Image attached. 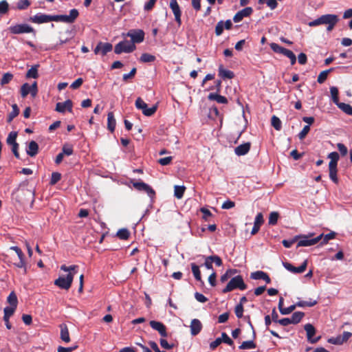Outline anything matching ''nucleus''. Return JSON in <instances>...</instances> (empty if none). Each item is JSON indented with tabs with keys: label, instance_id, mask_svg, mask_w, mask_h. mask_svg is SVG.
Wrapping results in <instances>:
<instances>
[{
	"label": "nucleus",
	"instance_id": "1",
	"mask_svg": "<svg viewBox=\"0 0 352 352\" xmlns=\"http://www.w3.org/2000/svg\"><path fill=\"white\" fill-rule=\"evenodd\" d=\"M78 268V265L66 266L63 265L60 266V270L64 272H69L66 276H59L54 281L55 285L58 286L60 289L68 290L72 284L74 275L76 274V270Z\"/></svg>",
	"mask_w": 352,
	"mask_h": 352
},
{
	"label": "nucleus",
	"instance_id": "2",
	"mask_svg": "<svg viewBox=\"0 0 352 352\" xmlns=\"http://www.w3.org/2000/svg\"><path fill=\"white\" fill-rule=\"evenodd\" d=\"M247 288V285L244 283L241 276L238 275L233 277L227 284L226 287L222 290L223 294L228 293L234 289H239L240 290H245Z\"/></svg>",
	"mask_w": 352,
	"mask_h": 352
},
{
	"label": "nucleus",
	"instance_id": "3",
	"mask_svg": "<svg viewBox=\"0 0 352 352\" xmlns=\"http://www.w3.org/2000/svg\"><path fill=\"white\" fill-rule=\"evenodd\" d=\"M136 49L135 45L131 43L130 41L124 40L119 42L114 47V52L116 54L122 53H131Z\"/></svg>",
	"mask_w": 352,
	"mask_h": 352
},
{
	"label": "nucleus",
	"instance_id": "4",
	"mask_svg": "<svg viewBox=\"0 0 352 352\" xmlns=\"http://www.w3.org/2000/svg\"><path fill=\"white\" fill-rule=\"evenodd\" d=\"M79 12L74 8L69 11V15H52V21H60L66 23H72L78 18Z\"/></svg>",
	"mask_w": 352,
	"mask_h": 352
},
{
	"label": "nucleus",
	"instance_id": "5",
	"mask_svg": "<svg viewBox=\"0 0 352 352\" xmlns=\"http://www.w3.org/2000/svg\"><path fill=\"white\" fill-rule=\"evenodd\" d=\"M313 234L310 236L308 235H298L299 236L297 243V248L298 247H307L316 244L319 241L322 240V234H320L319 236L310 239Z\"/></svg>",
	"mask_w": 352,
	"mask_h": 352
},
{
	"label": "nucleus",
	"instance_id": "6",
	"mask_svg": "<svg viewBox=\"0 0 352 352\" xmlns=\"http://www.w3.org/2000/svg\"><path fill=\"white\" fill-rule=\"evenodd\" d=\"M130 183L133 185L135 190L146 192L150 197H153L155 195V190L148 184L144 183L142 181L131 179Z\"/></svg>",
	"mask_w": 352,
	"mask_h": 352
},
{
	"label": "nucleus",
	"instance_id": "7",
	"mask_svg": "<svg viewBox=\"0 0 352 352\" xmlns=\"http://www.w3.org/2000/svg\"><path fill=\"white\" fill-rule=\"evenodd\" d=\"M8 30L10 33L14 34H20L25 33H33L34 34H35L36 33L34 29L26 23L16 24L14 25H11L9 27Z\"/></svg>",
	"mask_w": 352,
	"mask_h": 352
},
{
	"label": "nucleus",
	"instance_id": "8",
	"mask_svg": "<svg viewBox=\"0 0 352 352\" xmlns=\"http://www.w3.org/2000/svg\"><path fill=\"white\" fill-rule=\"evenodd\" d=\"M135 104V107L142 110V113L146 116H151L157 111V106L148 108L147 104L140 97L136 99Z\"/></svg>",
	"mask_w": 352,
	"mask_h": 352
},
{
	"label": "nucleus",
	"instance_id": "9",
	"mask_svg": "<svg viewBox=\"0 0 352 352\" xmlns=\"http://www.w3.org/2000/svg\"><path fill=\"white\" fill-rule=\"evenodd\" d=\"M304 316L305 313L302 311H296L292 314L290 318H285L280 319V321H278V324L285 327L290 324H296L300 322Z\"/></svg>",
	"mask_w": 352,
	"mask_h": 352
},
{
	"label": "nucleus",
	"instance_id": "10",
	"mask_svg": "<svg viewBox=\"0 0 352 352\" xmlns=\"http://www.w3.org/2000/svg\"><path fill=\"white\" fill-rule=\"evenodd\" d=\"M336 17H338L336 14H324L320 16L319 18L311 21L309 23V25L310 27H314L319 25H328L330 22H331L333 20H334Z\"/></svg>",
	"mask_w": 352,
	"mask_h": 352
},
{
	"label": "nucleus",
	"instance_id": "11",
	"mask_svg": "<svg viewBox=\"0 0 352 352\" xmlns=\"http://www.w3.org/2000/svg\"><path fill=\"white\" fill-rule=\"evenodd\" d=\"M308 261L305 260L304 262L299 267H294L288 262L283 263L284 267L293 274H301L304 272L307 267Z\"/></svg>",
	"mask_w": 352,
	"mask_h": 352
},
{
	"label": "nucleus",
	"instance_id": "12",
	"mask_svg": "<svg viewBox=\"0 0 352 352\" xmlns=\"http://www.w3.org/2000/svg\"><path fill=\"white\" fill-rule=\"evenodd\" d=\"M169 6L175 16V21L179 27L182 25V11L177 3V0H170Z\"/></svg>",
	"mask_w": 352,
	"mask_h": 352
},
{
	"label": "nucleus",
	"instance_id": "13",
	"mask_svg": "<svg viewBox=\"0 0 352 352\" xmlns=\"http://www.w3.org/2000/svg\"><path fill=\"white\" fill-rule=\"evenodd\" d=\"M131 38V43L133 44L142 43L144 39V32L142 30H132L127 33Z\"/></svg>",
	"mask_w": 352,
	"mask_h": 352
},
{
	"label": "nucleus",
	"instance_id": "14",
	"mask_svg": "<svg viewBox=\"0 0 352 352\" xmlns=\"http://www.w3.org/2000/svg\"><path fill=\"white\" fill-rule=\"evenodd\" d=\"M113 49V45L109 43H103L100 41L94 52L96 54H101L102 56H105L108 52H110Z\"/></svg>",
	"mask_w": 352,
	"mask_h": 352
},
{
	"label": "nucleus",
	"instance_id": "15",
	"mask_svg": "<svg viewBox=\"0 0 352 352\" xmlns=\"http://www.w3.org/2000/svg\"><path fill=\"white\" fill-rule=\"evenodd\" d=\"M304 329L307 333V340L310 343L314 344L319 341V340L321 338L320 336H318L316 338H313V336L316 333V329L311 324H306L304 326Z\"/></svg>",
	"mask_w": 352,
	"mask_h": 352
},
{
	"label": "nucleus",
	"instance_id": "16",
	"mask_svg": "<svg viewBox=\"0 0 352 352\" xmlns=\"http://www.w3.org/2000/svg\"><path fill=\"white\" fill-rule=\"evenodd\" d=\"M253 12V9L251 7H246L241 10L237 12L233 17V21L235 23L241 21L244 17L250 16Z\"/></svg>",
	"mask_w": 352,
	"mask_h": 352
},
{
	"label": "nucleus",
	"instance_id": "17",
	"mask_svg": "<svg viewBox=\"0 0 352 352\" xmlns=\"http://www.w3.org/2000/svg\"><path fill=\"white\" fill-rule=\"evenodd\" d=\"M29 20L32 23L38 24L48 23L52 21V15L38 13L33 16H31Z\"/></svg>",
	"mask_w": 352,
	"mask_h": 352
},
{
	"label": "nucleus",
	"instance_id": "18",
	"mask_svg": "<svg viewBox=\"0 0 352 352\" xmlns=\"http://www.w3.org/2000/svg\"><path fill=\"white\" fill-rule=\"evenodd\" d=\"M232 27V23L231 20L228 19L226 22L220 21L217 23L215 27V34L217 36H220L223 32V29L230 30Z\"/></svg>",
	"mask_w": 352,
	"mask_h": 352
},
{
	"label": "nucleus",
	"instance_id": "19",
	"mask_svg": "<svg viewBox=\"0 0 352 352\" xmlns=\"http://www.w3.org/2000/svg\"><path fill=\"white\" fill-rule=\"evenodd\" d=\"M149 324L151 327V328L157 331L161 336H167L166 327L162 322L155 320H151L150 321Z\"/></svg>",
	"mask_w": 352,
	"mask_h": 352
},
{
	"label": "nucleus",
	"instance_id": "20",
	"mask_svg": "<svg viewBox=\"0 0 352 352\" xmlns=\"http://www.w3.org/2000/svg\"><path fill=\"white\" fill-rule=\"evenodd\" d=\"M73 102L71 100H67L64 102H58L55 110L59 113H65L66 110L69 112L72 111Z\"/></svg>",
	"mask_w": 352,
	"mask_h": 352
},
{
	"label": "nucleus",
	"instance_id": "21",
	"mask_svg": "<svg viewBox=\"0 0 352 352\" xmlns=\"http://www.w3.org/2000/svg\"><path fill=\"white\" fill-rule=\"evenodd\" d=\"M19 258V261L18 263H14V265L17 268H21L23 270V274H27V263L25 260V255L23 251L19 250L17 253H16Z\"/></svg>",
	"mask_w": 352,
	"mask_h": 352
},
{
	"label": "nucleus",
	"instance_id": "22",
	"mask_svg": "<svg viewBox=\"0 0 352 352\" xmlns=\"http://www.w3.org/2000/svg\"><path fill=\"white\" fill-rule=\"evenodd\" d=\"M251 143L245 142L239 145L234 148V153L238 156H242L246 155L250 150Z\"/></svg>",
	"mask_w": 352,
	"mask_h": 352
},
{
	"label": "nucleus",
	"instance_id": "23",
	"mask_svg": "<svg viewBox=\"0 0 352 352\" xmlns=\"http://www.w3.org/2000/svg\"><path fill=\"white\" fill-rule=\"evenodd\" d=\"M202 327V324L199 320L192 319L190 325L191 335L197 336L201 332Z\"/></svg>",
	"mask_w": 352,
	"mask_h": 352
},
{
	"label": "nucleus",
	"instance_id": "24",
	"mask_svg": "<svg viewBox=\"0 0 352 352\" xmlns=\"http://www.w3.org/2000/svg\"><path fill=\"white\" fill-rule=\"evenodd\" d=\"M263 222L264 219L262 213H258L255 217L254 226L251 231V234L252 235L256 234L259 231L261 226L263 223Z\"/></svg>",
	"mask_w": 352,
	"mask_h": 352
},
{
	"label": "nucleus",
	"instance_id": "25",
	"mask_svg": "<svg viewBox=\"0 0 352 352\" xmlns=\"http://www.w3.org/2000/svg\"><path fill=\"white\" fill-rule=\"evenodd\" d=\"M26 153L30 157L36 156L38 153V144L34 140L31 141L28 146Z\"/></svg>",
	"mask_w": 352,
	"mask_h": 352
},
{
	"label": "nucleus",
	"instance_id": "26",
	"mask_svg": "<svg viewBox=\"0 0 352 352\" xmlns=\"http://www.w3.org/2000/svg\"><path fill=\"white\" fill-rule=\"evenodd\" d=\"M219 76L223 79H232L234 77L233 72L225 69L222 65L219 67Z\"/></svg>",
	"mask_w": 352,
	"mask_h": 352
},
{
	"label": "nucleus",
	"instance_id": "27",
	"mask_svg": "<svg viewBox=\"0 0 352 352\" xmlns=\"http://www.w3.org/2000/svg\"><path fill=\"white\" fill-rule=\"evenodd\" d=\"M60 339L65 342H70V337H69V333L67 328V326L63 323L60 324Z\"/></svg>",
	"mask_w": 352,
	"mask_h": 352
},
{
	"label": "nucleus",
	"instance_id": "28",
	"mask_svg": "<svg viewBox=\"0 0 352 352\" xmlns=\"http://www.w3.org/2000/svg\"><path fill=\"white\" fill-rule=\"evenodd\" d=\"M208 98L210 100H215L220 104H227L228 102V99L225 96L215 93H210Z\"/></svg>",
	"mask_w": 352,
	"mask_h": 352
},
{
	"label": "nucleus",
	"instance_id": "29",
	"mask_svg": "<svg viewBox=\"0 0 352 352\" xmlns=\"http://www.w3.org/2000/svg\"><path fill=\"white\" fill-rule=\"evenodd\" d=\"M116 121L113 112H109L107 114V129L113 132L116 128Z\"/></svg>",
	"mask_w": 352,
	"mask_h": 352
},
{
	"label": "nucleus",
	"instance_id": "30",
	"mask_svg": "<svg viewBox=\"0 0 352 352\" xmlns=\"http://www.w3.org/2000/svg\"><path fill=\"white\" fill-rule=\"evenodd\" d=\"M329 178L335 184H338L339 179L337 175V166H329Z\"/></svg>",
	"mask_w": 352,
	"mask_h": 352
},
{
	"label": "nucleus",
	"instance_id": "31",
	"mask_svg": "<svg viewBox=\"0 0 352 352\" xmlns=\"http://www.w3.org/2000/svg\"><path fill=\"white\" fill-rule=\"evenodd\" d=\"M190 266H191L192 272L195 278L197 281L201 282L203 283L204 282L201 279V271L199 270V267L197 265H196L195 263H191Z\"/></svg>",
	"mask_w": 352,
	"mask_h": 352
},
{
	"label": "nucleus",
	"instance_id": "32",
	"mask_svg": "<svg viewBox=\"0 0 352 352\" xmlns=\"http://www.w3.org/2000/svg\"><path fill=\"white\" fill-rule=\"evenodd\" d=\"M39 65H35L32 66V67L28 69V71L26 73L25 77L27 78H38V68Z\"/></svg>",
	"mask_w": 352,
	"mask_h": 352
},
{
	"label": "nucleus",
	"instance_id": "33",
	"mask_svg": "<svg viewBox=\"0 0 352 352\" xmlns=\"http://www.w3.org/2000/svg\"><path fill=\"white\" fill-rule=\"evenodd\" d=\"M7 302L10 305L9 307H17L18 299L16 294L14 291L11 292L8 296Z\"/></svg>",
	"mask_w": 352,
	"mask_h": 352
},
{
	"label": "nucleus",
	"instance_id": "34",
	"mask_svg": "<svg viewBox=\"0 0 352 352\" xmlns=\"http://www.w3.org/2000/svg\"><path fill=\"white\" fill-rule=\"evenodd\" d=\"M254 338L252 340L244 341L241 343V344L239 346V349L241 350L245 349H252L256 347V344L254 341Z\"/></svg>",
	"mask_w": 352,
	"mask_h": 352
},
{
	"label": "nucleus",
	"instance_id": "35",
	"mask_svg": "<svg viewBox=\"0 0 352 352\" xmlns=\"http://www.w3.org/2000/svg\"><path fill=\"white\" fill-rule=\"evenodd\" d=\"M12 111L8 114L7 118V122L8 123H10L14 118H16L19 113V109L18 108V106L16 104H14L12 105Z\"/></svg>",
	"mask_w": 352,
	"mask_h": 352
},
{
	"label": "nucleus",
	"instance_id": "36",
	"mask_svg": "<svg viewBox=\"0 0 352 352\" xmlns=\"http://www.w3.org/2000/svg\"><path fill=\"white\" fill-rule=\"evenodd\" d=\"M186 187L184 186H175L174 187V196L180 199L183 197Z\"/></svg>",
	"mask_w": 352,
	"mask_h": 352
},
{
	"label": "nucleus",
	"instance_id": "37",
	"mask_svg": "<svg viewBox=\"0 0 352 352\" xmlns=\"http://www.w3.org/2000/svg\"><path fill=\"white\" fill-rule=\"evenodd\" d=\"M318 303L317 300L309 299L308 301L300 300L296 303V307H314Z\"/></svg>",
	"mask_w": 352,
	"mask_h": 352
},
{
	"label": "nucleus",
	"instance_id": "38",
	"mask_svg": "<svg viewBox=\"0 0 352 352\" xmlns=\"http://www.w3.org/2000/svg\"><path fill=\"white\" fill-rule=\"evenodd\" d=\"M328 157L331 160L329 166H337L339 160V155L337 152H331L329 154Z\"/></svg>",
	"mask_w": 352,
	"mask_h": 352
},
{
	"label": "nucleus",
	"instance_id": "39",
	"mask_svg": "<svg viewBox=\"0 0 352 352\" xmlns=\"http://www.w3.org/2000/svg\"><path fill=\"white\" fill-rule=\"evenodd\" d=\"M156 60V57L148 53H144L140 58V61L142 63H152Z\"/></svg>",
	"mask_w": 352,
	"mask_h": 352
},
{
	"label": "nucleus",
	"instance_id": "40",
	"mask_svg": "<svg viewBox=\"0 0 352 352\" xmlns=\"http://www.w3.org/2000/svg\"><path fill=\"white\" fill-rule=\"evenodd\" d=\"M333 70V68H330L329 69L321 72L318 76V82L320 84L323 83L327 80L329 73L332 72Z\"/></svg>",
	"mask_w": 352,
	"mask_h": 352
},
{
	"label": "nucleus",
	"instance_id": "41",
	"mask_svg": "<svg viewBox=\"0 0 352 352\" xmlns=\"http://www.w3.org/2000/svg\"><path fill=\"white\" fill-rule=\"evenodd\" d=\"M337 106L339 109H340L342 111H344L347 115L351 116L352 115V107L349 104L344 102H339Z\"/></svg>",
	"mask_w": 352,
	"mask_h": 352
},
{
	"label": "nucleus",
	"instance_id": "42",
	"mask_svg": "<svg viewBox=\"0 0 352 352\" xmlns=\"http://www.w3.org/2000/svg\"><path fill=\"white\" fill-rule=\"evenodd\" d=\"M330 93H331L332 101L333 102V103H335L337 105L340 102L339 98H338L339 91H338V88L336 87H331L330 88Z\"/></svg>",
	"mask_w": 352,
	"mask_h": 352
},
{
	"label": "nucleus",
	"instance_id": "43",
	"mask_svg": "<svg viewBox=\"0 0 352 352\" xmlns=\"http://www.w3.org/2000/svg\"><path fill=\"white\" fill-rule=\"evenodd\" d=\"M279 218V213L278 212H272L269 216L268 224L274 226L277 223Z\"/></svg>",
	"mask_w": 352,
	"mask_h": 352
},
{
	"label": "nucleus",
	"instance_id": "44",
	"mask_svg": "<svg viewBox=\"0 0 352 352\" xmlns=\"http://www.w3.org/2000/svg\"><path fill=\"white\" fill-rule=\"evenodd\" d=\"M130 236V232L126 228L120 229L117 232V236L122 240L128 239Z\"/></svg>",
	"mask_w": 352,
	"mask_h": 352
},
{
	"label": "nucleus",
	"instance_id": "45",
	"mask_svg": "<svg viewBox=\"0 0 352 352\" xmlns=\"http://www.w3.org/2000/svg\"><path fill=\"white\" fill-rule=\"evenodd\" d=\"M282 54H283L284 56H285L286 57H287L290 59L291 64L292 65L296 63V57L292 51L285 48Z\"/></svg>",
	"mask_w": 352,
	"mask_h": 352
},
{
	"label": "nucleus",
	"instance_id": "46",
	"mask_svg": "<svg viewBox=\"0 0 352 352\" xmlns=\"http://www.w3.org/2000/svg\"><path fill=\"white\" fill-rule=\"evenodd\" d=\"M271 124L276 130L280 131L281 129V121L277 116H273L272 117Z\"/></svg>",
	"mask_w": 352,
	"mask_h": 352
},
{
	"label": "nucleus",
	"instance_id": "47",
	"mask_svg": "<svg viewBox=\"0 0 352 352\" xmlns=\"http://www.w3.org/2000/svg\"><path fill=\"white\" fill-rule=\"evenodd\" d=\"M17 132L16 131H12L8 134V136L6 139V143L8 145L14 144L16 142V138H17Z\"/></svg>",
	"mask_w": 352,
	"mask_h": 352
},
{
	"label": "nucleus",
	"instance_id": "48",
	"mask_svg": "<svg viewBox=\"0 0 352 352\" xmlns=\"http://www.w3.org/2000/svg\"><path fill=\"white\" fill-rule=\"evenodd\" d=\"M13 78V75L10 73H6L3 74L2 78L1 79V85L3 86L8 83H9L12 79Z\"/></svg>",
	"mask_w": 352,
	"mask_h": 352
},
{
	"label": "nucleus",
	"instance_id": "49",
	"mask_svg": "<svg viewBox=\"0 0 352 352\" xmlns=\"http://www.w3.org/2000/svg\"><path fill=\"white\" fill-rule=\"evenodd\" d=\"M16 307H6L3 309L4 316L3 318H10L15 312Z\"/></svg>",
	"mask_w": 352,
	"mask_h": 352
},
{
	"label": "nucleus",
	"instance_id": "50",
	"mask_svg": "<svg viewBox=\"0 0 352 352\" xmlns=\"http://www.w3.org/2000/svg\"><path fill=\"white\" fill-rule=\"evenodd\" d=\"M236 272V270H228L226 272L223 274L220 280L222 283H224L228 280V278L233 274H234Z\"/></svg>",
	"mask_w": 352,
	"mask_h": 352
},
{
	"label": "nucleus",
	"instance_id": "51",
	"mask_svg": "<svg viewBox=\"0 0 352 352\" xmlns=\"http://www.w3.org/2000/svg\"><path fill=\"white\" fill-rule=\"evenodd\" d=\"M61 179V174L58 172H54L52 173V177L50 179V185L54 186L57 182H58Z\"/></svg>",
	"mask_w": 352,
	"mask_h": 352
},
{
	"label": "nucleus",
	"instance_id": "52",
	"mask_svg": "<svg viewBox=\"0 0 352 352\" xmlns=\"http://www.w3.org/2000/svg\"><path fill=\"white\" fill-rule=\"evenodd\" d=\"M243 305H242L241 304H238L234 307V313L238 318H243Z\"/></svg>",
	"mask_w": 352,
	"mask_h": 352
},
{
	"label": "nucleus",
	"instance_id": "53",
	"mask_svg": "<svg viewBox=\"0 0 352 352\" xmlns=\"http://www.w3.org/2000/svg\"><path fill=\"white\" fill-rule=\"evenodd\" d=\"M30 94V85L28 83H24L21 87V95L23 98L26 97Z\"/></svg>",
	"mask_w": 352,
	"mask_h": 352
},
{
	"label": "nucleus",
	"instance_id": "54",
	"mask_svg": "<svg viewBox=\"0 0 352 352\" xmlns=\"http://www.w3.org/2000/svg\"><path fill=\"white\" fill-rule=\"evenodd\" d=\"M298 238L299 236H295L293 239H290V240H283L282 241V243L283 245V246L286 248H289L292 247V245L295 243L298 240Z\"/></svg>",
	"mask_w": 352,
	"mask_h": 352
},
{
	"label": "nucleus",
	"instance_id": "55",
	"mask_svg": "<svg viewBox=\"0 0 352 352\" xmlns=\"http://www.w3.org/2000/svg\"><path fill=\"white\" fill-rule=\"evenodd\" d=\"M335 236H336V233L334 232H331L325 235L322 234V241L321 242V245L327 243L329 240L334 239Z\"/></svg>",
	"mask_w": 352,
	"mask_h": 352
},
{
	"label": "nucleus",
	"instance_id": "56",
	"mask_svg": "<svg viewBox=\"0 0 352 352\" xmlns=\"http://www.w3.org/2000/svg\"><path fill=\"white\" fill-rule=\"evenodd\" d=\"M30 6V1L29 0H20L17 3V8L19 10H25Z\"/></svg>",
	"mask_w": 352,
	"mask_h": 352
},
{
	"label": "nucleus",
	"instance_id": "57",
	"mask_svg": "<svg viewBox=\"0 0 352 352\" xmlns=\"http://www.w3.org/2000/svg\"><path fill=\"white\" fill-rule=\"evenodd\" d=\"M310 131V126L309 125H305L302 131L298 133V136L300 140H304L308 133Z\"/></svg>",
	"mask_w": 352,
	"mask_h": 352
},
{
	"label": "nucleus",
	"instance_id": "58",
	"mask_svg": "<svg viewBox=\"0 0 352 352\" xmlns=\"http://www.w3.org/2000/svg\"><path fill=\"white\" fill-rule=\"evenodd\" d=\"M271 49L276 53L283 54L285 50V47L280 46L278 44L272 43L270 44Z\"/></svg>",
	"mask_w": 352,
	"mask_h": 352
},
{
	"label": "nucleus",
	"instance_id": "59",
	"mask_svg": "<svg viewBox=\"0 0 352 352\" xmlns=\"http://www.w3.org/2000/svg\"><path fill=\"white\" fill-rule=\"evenodd\" d=\"M266 272L263 271H256L251 273L250 277L254 280H263V276Z\"/></svg>",
	"mask_w": 352,
	"mask_h": 352
},
{
	"label": "nucleus",
	"instance_id": "60",
	"mask_svg": "<svg viewBox=\"0 0 352 352\" xmlns=\"http://www.w3.org/2000/svg\"><path fill=\"white\" fill-rule=\"evenodd\" d=\"M74 150L72 146L65 144L62 148V153L66 155H71L73 154Z\"/></svg>",
	"mask_w": 352,
	"mask_h": 352
},
{
	"label": "nucleus",
	"instance_id": "61",
	"mask_svg": "<svg viewBox=\"0 0 352 352\" xmlns=\"http://www.w3.org/2000/svg\"><path fill=\"white\" fill-rule=\"evenodd\" d=\"M221 340H222V342H224L230 346H232L234 345V342L232 341V340L227 335L226 333L225 332H223L221 333Z\"/></svg>",
	"mask_w": 352,
	"mask_h": 352
},
{
	"label": "nucleus",
	"instance_id": "62",
	"mask_svg": "<svg viewBox=\"0 0 352 352\" xmlns=\"http://www.w3.org/2000/svg\"><path fill=\"white\" fill-rule=\"evenodd\" d=\"M209 259L218 267L221 266L223 264L221 258L217 255L209 256Z\"/></svg>",
	"mask_w": 352,
	"mask_h": 352
},
{
	"label": "nucleus",
	"instance_id": "63",
	"mask_svg": "<svg viewBox=\"0 0 352 352\" xmlns=\"http://www.w3.org/2000/svg\"><path fill=\"white\" fill-rule=\"evenodd\" d=\"M8 3L6 0L0 1V14H6L8 10Z\"/></svg>",
	"mask_w": 352,
	"mask_h": 352
},
{
	"label": "nucleus",
	"instance_id": "64",
	"mask_svg": "<svg viewBox=\"0 0 352 352\" xmlns=\"http://www.w3.org/2000/svg\"><path fill=\"white\" fill-rule=\"evenodd\" d=\"M160 343L161 346L164 349L170 350L174 347L173 344H169L168 341L165 339H160Z\"/></svg>",
	"mask_w": 352,
	"mask_h": 352
}]
</instances>
